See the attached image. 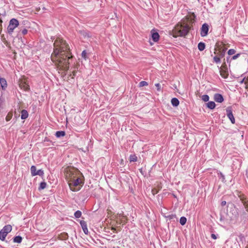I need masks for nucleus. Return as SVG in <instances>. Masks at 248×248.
Wrapping results in <instances>:
<instances>
[{"instance_id": "nucleus-19", "label": "nucleus", "mask_w": 248, "mask_h": 248, "mask_svg": "<svg viewBox=\"0 0 248 248\" xmlns=\"http://www.w3.org/2000/svg\"><path fill=\"white\" fill-rule=\"evenodd\" d=\"M7 234H8L6 233V232H3L1 230L0 231V240L1 241H4Z\"/></svg>"}, {"instance_id": "nucleus-8", "label": "nucleus", "mask_w": 248, "mask_h": 248, "mask_svg": "<svg viewBox=\"0 0 248 248\" xmlns=\"http://www.w3.org/2000/svg\"><path fill=\"white\" fill-rule=\"evenodd\" d=\"M239 197L246 208V211L248 212V201L247 200L245 195L242 194L239 195Z\"/></svg>"}, {"instance_id": "nucleus-38", "label": "nucleus", "mask_w": 248, "mask_h": 248, "mask_svg": "<svg viewBox=\"0 0 248 248\" xmlns=\"http://www.w3.org/2000/svg\"><path fill=\"white\" fill-rule=\"evenodd\" d=\"M240 56V53H238L232 57L231 60H235Z\"/></svg>"}, {"instance_id": "nucleus-36", "label": "nucleus", "mask_w": 248, "mask_h": 248, "mask_svg": "<svg viewBox=\"0 0 248 248\" xmlns=\"http://www.w3.org/2000/svg\"><path fill=\"white\" fill-rule=\"evenodd\" d=\"M225 49H223L219 53V57L220 58H223L225 56Z\"/></svg>"}, {"instance_id": "nucleus-5", "label": "nucleus", "mask_w": 248, "mask_h": 248, "mask_svg": "<svg viewBox=\"0 0 248 248\" xmlns=\"http://www.w3.org/2000/svg\"><path fill=\"white\" fill-rule=\"evenodd\" d=\"M31 175L32 176H34L35 175L43 176L44 174V171L40 169L36 170V168L34 165L31 166Z\"/></svg>"}, {"instance_id": "nucleus-48", "label": "nucleus", "mask_w": 248, "mask_h": 248, "mask_svg": "<svg viewBox=\"0 0 248 248\" xmlns=\"http://www.w3.org/2000/svg\"><path fill=\"white\" fill-rule=\"evenodd\" d=\"M247 80H248V79H247Z\"/></svg>"}, {"instance_id": "nucleus-41", "label": "nucleus", "mask_w": 248, "mask_h": 248, "mask_svg": "<svg viewBox=\"0 0 248 248\" xmlns=\"http://www.w3.org/2000/svg\"><path fill=\"white\" fill-rule=\"evenodd\" d=\"M211 236L212 238H213L214 239H217V238L218 235L217 234L216 235L214 233H212Z\"/></svg>"}, {"instance_id": "nucleus-45", "label": "nucleus", "mask_w": 248, "mask_h": 248, "mask_svg": "<svg viewBox=\"0 0 248 248\" xmlns=\"http://www.w3.org/2000/svg\"><path fill=\"white\" fill-rule=\"evenodd\" d=\"M244 79H245V78H243V79H242V80L240 82V83H242L244 82Z\"/></svg>"}, {"instance_id": "nucleus-4", "label": "nucleus", "mask_w": 248, "mask_h": 248, "mask_svg": "<svg viewBox=\"0 0 248 248\" xmlns=\"http://www.w3.org/2000/svg\"><path fill=\"white\" fill-rule=\"evenodd\" d=\"M19 22L16 18H12L9 21V25L7 27V32L9 34H11L14 30L18 26Z\"/></svg>"}, {"instance_id": "nucleus-26", "label": "nucleus", "mask_w": 248, "mask_h": 248, "mask_svg": "<svg viewBox=\"0 0 248 248\" xmlns=\"http://www.w3.org/2000/svg\"><path fill=\"white\" fill-rule=\"evenodd\" d=\"M166 217L170 220H173L174 221L175 219H176L177 218L175 214L169 215L167 216Z\"/></svg>"}, {"instance_id": "nucleus-23", "label": "nucleus", "mask_w": 248, "mask_h": 248, "mask_svg": "<svg viewBox=\"0 0 248 248\" xmlns=\"http://www.w3.org/2000/svg\"><path fill=\"white\" fill-rule=\"evenodd\" d=\"M46 186V183L45 182H42L40 184V186L38 187V190H41L45 189Z\"/></svg>"}, {"instance_id": "nucleus-27", "label": "nucleus", "mask_w": 248, "mask_h": 248, "mask_svg": "<svg viewBox=\"0 0 248 248\" xmlns=\"http://www.w3.org/2000/svg\"><path fill=\"white\" fill-rule=\"evenodd\" d=\"M81 215H82V213L79 210H78V211H76L75 214H74V216H75L76 218H79V217H80L81 216Z\"/></svg>"}, {"instance_id": "nucleus-16", "label": "nucleus", "mask_w": 248, "mask_h": 248, "mask_svg": "<svg viewBox=\"0 0 248 248\" xmlns=\"http://www.w3.org/2000/svg\"><path fill=\"white\" fill-rule=\"evenodd\" d=\"M171 103L173 107H177L179 104V101L176 98H172L171 100Z\"/></svg>"}, {"instance_id": "nucleus-43", "label": "nucleus", "mask_w": 248, "mask_h": 248, "mask_svg": "<svg viewBox=\"0 0 248 248\" xmlns=\"http://www.w3.org/2000/svg\"><path fill=\"white\" fill-rule=\"evenodd\" d=\"M226 204V201H222L221 202V205L222 206H225Z\"/></svg>"}, {"instance_id": "nucleus-1", "label": "nucleus", "mask_w": 248, "mask_h": 248, "mask_svg": "<svg viewBox=\"0 0 248 248\" xmlns=\"http://www.w3.org/2000/svg\"><path fill=\"white\" fill-rule=\"evenodd\" d=\"M51 60L67 71L69 68V60L72 58L68 44L63 39L57 38L54 43Z\"/></svg>"}, {"instance_id": "nucleus-24", "label": "nucleus", "mask_w": 248, "mask_h": 248, "mask_svg": "<svg viewBox=\"0 0 248 248\" xmlns=\"http://www.w3.org/2000/svg\"><path fill=\"white\" fill-rule=\"evenodd\" d=\"M187 219L185 217H182L180 218V223L181 225L184 226L186 224V222Z\"/></svg>"}, {"instance_id": "nucleus-18", "label": "nucleus", "mask_w": 248, "mask_h": 248, "mask_svg": "<svg viewBox=\"0 0 248 248\" xmlns=\"http://www.w3.org/2000/svg\"><path fill=\"white\" fill-rule=\"evenodd\" d=\"M207 108L210 109H213L216 107V104L213 101H209L206 104Z\"/></svg>"}, {"instance_id": "nucleus-14", "label": "nucleus", "mask_w": 248, "mask_h": 248, "mask_svg": "<svg viewBox=\"0 0 248 248\" xmlns=\"http://www.w3.org/2000/svg\"><path fill=\"white\" fill-rule=\"evenodd\" d=\"M12 229V226L11 225H6L3 227L1 230L3 232H6V233L10 232Z\"/></svg>"}, {"instance_id": "nucleus-46", "label": "nucleus", "mask_w": 248, "mask_h": 248, "mask_svg": "<svg viewBox=\"0 0 248 248\" xmlns=\"http://www.w3.org/2000/svg\"><path fill=\"white\" fill-rule=\"evenodd\" d=\"M193 16L194 18H196V16L194 13H193Z\"/></svg>"}, {"instance_id": "nucleus-13", "label": "nucleus", "mask_w": 248, "mask_h": 248, "mask_svg": "<svg viewBox=\"0 0 248 248\" xmlns=\"http://www.w3.org/2000/svg\"><path fill=\"white\" fill-rule=\"evenodd\" d=\"M59 238L62 240H66L68 238V233L65 232H62L59 235Z\"/></svg>"}, {"instance_id": "nucleus-25", "label": "nucleus", "mask_w": 248, "mask_h": 248, "mask_svg": "<svg viewBox=\"0 0 248 248\" xmlns=\"http://www.w3.org/2000/svg\"><path fill=\"white\" fill-rule=\"evenodd\" d=\"M217 175H218V177L219 178H221L222 179L221 181H222V182L224 183V182H226L225 175L221 171H219L217 173Z\"/></svg>"}, {"instance_id": "nucleus-17", "label": "nucleus", "mask_w": 248, "mask_h": 248, "mask_svg": "<svg viewBox=\"0 0 248 248\" xmlns=\"http://www.w3.org/2000/svg\"><path fill=\"white\" fill-rule=\"evenodd\" d=\"M65 135V132L64 131H58L55 133V136L58 138L64 137Z\"/></svg>"}, {"instance_id": "nucleus-10", "label": "nucleus", "mask_w": 248, "mask_h": 248, "mask_svg": "<svg viewBox=\"0 0 248 248\" xmlns=\"http://www.w3.org/2000/svg\"><path fill=\"white\" fill-rule=\"evenodd\" d=\"M214 100L218 103H222L224 101V98L222 94L220 93H215L214 95Z\"/></svg>"}, {"instance_id": "nucleus-9", "label": "nucleus", "mask_w": 248, "mask_h": 248, "mask_svg": "<svg viewBox=\"0 0 248 248\" xmlns=\"http://www.w3.org/2000/svg\"><path fill=\"white\" fill-rule=\"evenodd\" d=\"M152 39L154 42H157L159 39L160 35L159 33L155 31L154 30H152L151 31Z\"/></svg>"}, {"instance_id": "nucleus-32", "label": "nucleus", "mask_w": 248, "mask_h": 248, "mask_svg": "<svg viewBox=\"0 0 248 248\" xmlns=\"http://www.w3.org/2000/svg\"><path fill=\"white\" fill-rule=\"evenodd\" d=\"M81 56L85 60H86L87 59V52L86 50H84L82 52Z\"/></svg>"}, {"instance_id": "nucleus-42", "label": "nucleus", "mask_w": 248, "mask_h": 248, "mask_svg": "<svg viewBox=\"0 0 248 248\" xmlns=\"http://www.w3.org/2000/svg\"><path fill=\"white\" fill-rule=\"evenodd\" d=\"M158 192L157 190L156 189H153L152 190V194L155 195V194H157Z\"/></svg>"}, {"instance_id": "nucleus-35", "label": "nucleus", "mask_w": 248, "mask_h": 248, "mask_svg": "<svg viewBox=\"0 0 248 248\" xmlns=\"http://www.w3.org/2000/svg\"><path fill=\"white\" fill-rule=\"evenodd\" d=\"M236 51L234 49H230L228 51L229 55H232L235 53Z\"/></svg>"}, {"instance_id": "nucleus-2", "label": "nucleus", "mask_w": 248, "mask_h": 248, "mask_svg": "<svg viewBox=\"0 0 248 248\" xmlns=\"http://www.w3.org/2000/svg\"><path fill=\"white\" fill-rule=\"evenodd\" d=\"M190 28L188 24L183 25L181 24H177L173 30V37H185L188 33Z\"/></svg>"}, {"instance_id": "nucleus-30", "label": "nucleus", "mask_w": 248, "mask_h": 248, "mask_svg": "<svg viewBox=\"0 0 248 248\" xmlns=\"http://www.w3.org/2000/svg\"><path fill=\"white\" fill-rule=\"evenodd\" d=\"M12 116H13V114H12V113H11V112H9V113L7 114V116H6V118H5V120H6V121L7 122L9 121L12 119Z\"/></svg>"}, {"instance_id": "nucleus-21", "label": "nucleus", "mask_w": 248, "mask_h": 248, "mask_svg": "<svg viewBox=\"0 0 248 248\" xmlns=\"http://www.w3.org/2000/svg\"><path fill=\"white\" fill-rule=\"evenodd\" d=\"M198 48L200 51L203 50L205 48V43L203 42H200L198 45Z\"/></svg>"}, {"instance_id": "nucleus-12", "label": "nucleus", "mask_w": 248, "mask_h": 248, "mask_svg": "<svg viewBox=\"0 0 248 248\" xmlns=\"http://www.w3.org/2000/svg\"><path fill=\"white\" fill-rule=\"evenodd\" d=\"M0 84L3 90H5L7 87V81L4 78H0Z\"/></svg>"}, {"instance_id": "nucleus-28", "label": "nucleus", "mask_w": 248, "mask_h": 248, "mask_svg": "<svg viewBox=\"0 0 248 248\" xmlns=\"http://www.w3.org/2000/svg\"><path fill=\"white\" fill-rule=\"evenodd\" d=\"M202 99L204 102H207L209 100V96L207 94H204L202 96Z\"/></svg>"}, {"instance_id": "nucleus-40", "label": "nucleus", "mask_w": 248, "mask_h": 248, "mask_svg": "<svg viewBox=\"0 0 248 248\" xmlns=\"http://www.w3.org/2000/svg\"><path fill=\"white\" fill-rule=\"evenodd\" d=\"M130 161L135 162L137 161V157L135 156H130Z\"/></svg>"}, {"instance_id": "nucleus-22", "label": "nucleus", "mask_w": 248, "mask_h": 248, "mask_svg": "<svg viewBox=\"0 0 248 248\" xmlns=\"http://www.w3.org/2000/svg\"><path fill=\"white\" fill-rule=\"evenodd\" d=\"M5 98L2 95L0 96V109L3 108V106L5 102Z\"/></svg>"}, {"instance_id": "nucleus-34", "label": "nucleus", "mask_w": 248, "mask_h": 248, "mask_svg": "<svg viewBox=\"0 0 248 248\" xmlns=\"http://www.w3.org/2000/svg\"><path fill=\"white\" fill-rule=\"evenodd\" d=\"M80 32L81 33H82V34L84 36V37H90L91 36L90 35V34H89V33L83 31H80Z\"/></svg>"}, {"instance_id": "nucleus-15", "label": "nucleus", "mask_w": 248, "mask_h": 248, "mask_svg": "<svg viewBox=\"0 0 248 248\" xmlns=\"http://www.w3.org/2000/svg\"><path fill=\"white\" fill-rule=\"evenodd\" d=\"M21 113V118L22 120L27 119L29 116L28 111L25 109L22 110Z\"/></svg>"}, {"instance_id": "nucleus-29", "label": "nucleus", "mask_w": 248, "mask_h": 248, "mask_svg": "<svg viewBox=\"0 0 248 248\" xmlns=\"http://www.w3.org/2000/svg\"><path fill=\"white\" fill-rule=\"evenodd\" d=\"M214 61L216 63H220L221 62L220 58L217 56H215L213 58Z\"/></svg>"}, {"instance_id": "nucleus-7", "label": "nucleus", "mask_w": 248, "mask_h": 248, "mask_svg": "<svg viewBox=\"0 0 248 248\" xmlns=\"http://www.w3.org/2000/svg\"><path fill=\"white\" fill-rule=\"evenodd\" d=\"M209 31V25L207 23L202 25L201 29L200 34L202 37H205L207 35Z\"/></svg>"}, {"instance_id": "nucleus-11", "label": "nucleus", "mask_w": 248, "mask_h": 248, "mask_svg": "<svg viewBox=\"0 0 248 248\" xmlns=\"http://www.w3.org/2000/svg\"><path fill=\"white\" fill-rule=\"evenodd\" d=\"M80 224L84 233L87 234L88 233V230L86 221L84 220H81L80 221Z\"/></svg>"}, {"instance_id": "nucleus-47", "label": "nucleus", "mask_w": 248, "mask_h": 248, "mask_svg": "<svg viewBox=\"0 0 248 248\" xmlns=\"http://www.w3.org/2000/svg\"><path fill=\"white\" fill-rule=\"evenodd\" d=\"M75 75H75V72H73V76H75Z\"/></svg>"}, {"instance_id": "nucleus-20", "label": "nucleus", "mask_w": 248, "mask_h": 248, "mask_svg": "<svg viewBox=\"0 0 248 248\" xmlns=\"http://www.w3.org/2000/svg\"><path fill=\"white\" fill-rule=\"evenodd\" d=\"M22 238L20 236H16L14 237L13 241L14 243H20L22 242Z\"/></svg>"}, {"instance_id": "nucleus-44", "label": "nucleus", "mask_w": 248, "mask_h": 248, "mask_svg": "<svg viewBox=\"0 0 248 248\" xmlns=\"http://www.w3.org/2000/svg\"><path fill=\"white\" fill-rule=\"evenodd\" d=\"M230 57H227L226 58V61L228 62L229 61Z\"/></svg>"}, {"instance_id": "nucleus-6", "label": "nucleus", "mask_w": 248, "mask_h": 248, "mask_svg": "<svg viewBox=\"0 0 248 248\" xmlns=\"http://www.w3.org/2000/svg\"><path fill=\"white\" fill-rule=\"evenodd\" d=\"M226 115L230 119L231 123L233 124L235 123V119L232 114V107H228L226 109Z\"/></svg>"}, {"instance_id": "nucleus-37", "label": "nucleus", "mask_w": 248, "mask_h": 248, "mask_svg": "<svg viewBox=\"0 0 248 248\" xmlns=\"http://www.w3.org/2000/svg\"><path fill=\"white\" fill-rule=\"evenodd\" d=\"M21 32L23 35H26L28 32V30L24 28L23 30H21Z\"/></svg>"}, {"instance_id": "nucleus-39", "label": "nucleus", "mask_w": 248, "mask_h": 248, "mask_svg": "<svg viewBox=\"0 0 248 248\" xmlns=\"http://www.w3.org/2000/svg\"><path fill=\"white\" fill-rule=\"evenodd\" d=\"M155 86L157 88V90L158 91H161V85L159 83H158L155 84Z\"/></svg>"}, {"instance_id": "nucleus-31", "label": "nucleus", "mask_w": 248, "mask_h": 248, "mask_svg": "<svg viewBox=\"0 0 248 248\" xmlns=\"http://www.w3.org/2000/svg\"><path fill=\"white\" fill-rule=\"evenodd\" d=\"M148 85V83L147 82L145 81H140L139 83V87H141L145 86H147Z\"/></svg>"}, {"instance_id": "nucleus-3", "label": "nucleus", "mask_w": 248, "mask_h": 248, "mask_svg": "<svg viewBox=\"0 0 248 248\" xmlns=\"http://www.w3.org/2000/svg\"><path fill=\"white\" fill-rule=\"evenodd\" d=\"M81 184L83 185V183L82 182L81 179L79 178H77V179L71 181L69 183V185L72 191H78L80 189L81 186H78Z\"/></svg>"}, {"instance_id": "nucleus-33", "label": "nucleus", "mask_w": 248, "mask_h": 248, "mask_svg": "<svg viewBox=\"0 0 248 248\" xmlns=\"http://www.w3.org/2000/svg\"><path fill=\"white\" fill-rule=\"evenodd\" d=\"M220 75L222 78H228V74H226L225 72L220 71Z\"/></svg>"}]
</instances>
